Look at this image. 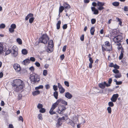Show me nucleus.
I'll return each mask as SVG.
<instances>
[{"label": "nucleus", "instance_id": "obj_1", "mask_svg": "<svg viewBox=\"0 0 128 128\" xmlns=\"http://www.w3.org/2000/svg\"><path fill=\"white\" fill-rule=\"evenodd\" d=\"M49 39V38L46 34H44L39 38L38 42L45 44H47Z\"/></svg>", "mask_w": 128, "mask_h": 128}, {"label": "nucleus", "instance_id": "obj_2", "mask_svg": "<svg viewBox=\"0 0 128 128\" xmlns=\"http://www.w3.org/2000/svg\"><path fill=\"white\" fill-rule=\"evenodd\" d=\"M23 82L22 80L19 79H16L13 80L12 82V85L14 87L16 86H19L24 85Z\"/></svg>", "mask_w": 128, "mask_h": 128}, {"label": "nucleus", "instance_id": "obj_3", "mask_svg": "<svg viewBox=\"0 0 128 128\" xmlns=\"http://www.w3.org/2000/svg\"><path fill=\"white\" fill-rule=\"evenodd\" d=\"M30 78L32 84H34L36 82H38L40 80L38 76L36 74L35 75L34 74L30 75Z\"/></svg>", "mask_w": 128, "mask_h": 128}, {"label": "nucleus", "instance_id": "obj_4", "mask_svg": "<svg viewBox=\"0 0 128 128\" xmlns=\"http://www.w3.org/2000/svg\"><path fill=\"white\" fill-rule=\"evenodd\" d=\"M48 46L47 48V51L49 53H50L53 50L54 44L53 40H50L48 42Z\"/></svg>", "mask_w": 128, "mask_h": 128}, {"label": "nucleus", "instance_id": "obj_5", "mask_svg": "<svg viewBox=\"0 0 128 128\" xmlns=\"http://www.w3.org/2000/svg\"><path fill=\"white\" fill-rule=\"evenodd\" d=\"M58 104V103L57 100L56 102L52 104L51 108L49 112L50 114L52 115L56 114V112H55L53 110L57 107Z\"/></svg>", "mask_w": 128, "mask_h": 128}, {"label": "nucleus", "instance_id": "obj_6", "mask_svg": "<svg viewBox=\"0 0 128 128\" xmlns=\"http://www.w3.org/2000/svg\"><path fill=\"white\" fill-rule=\"evenodd\" d=\"M122 37L121 35H118L115 36L113 38V41L114 42L118 43L119 42H121L122 41Z\"/></svg>", "mask_w": 128, "mask_h": 128}, {"label": "nucleus", "instance_id": "obj_7", "mask_svg": "<svg viewBox=\"0 0 128 128\" xmlns=\"http://www.w3.org/2000/svg\"><path fill=\"white\" fill-rule=\"evenodd\" d=\"M24 86V84L19 86H16L14 87V90L16 92H22V89Z\"/></svg>", "mask_w": 128, "mask_h": 128}, {"label": "nucleus", "instance_id": "obj_8", "mask_svg": "<svg viewBox=\"0 0 128 128\" xmlns=\"http://www.w3.org/2000/svg\"><path fill=\"white\" fill-rule=\"evenodd\" d=\"M104 44L106 48V50L110 51L112 50V46L110 45L108 41H106L104 42Z\"/></svg>", "mask_w": 128, "mask_h": 128}, {"label": "nucleus", "instance_id": "obj_9", "mask_svg": "<svg viewBox=\"0 0 128 128\" xmlns=\"http://www.w3.org/2000/svg\"><path fill=\"white\" fill-rule=\"evenodd\" d=\"M66 109V107L64 106L60 105L58 107L57 112L59 114H62L63 113V111L65 110Z\"/></svg>", "mask_w": 128, "mask_h": 128}, {"label": "nucleus", "instance_id": "obj_10", "mask_svg": "<svg viewBox=\"0 0 128 128\" xmlns=\"http://www.w3.org/2000/svg\"><path fill=\"white\" fill-rule=\"evenodd\" d=\"M106 86L108 87L110 86V85L108 84L106 82H102L99 84V87L102 89H104Z\"/></svg>", "mask_w": 128, "mask_h": 128}, {"label": "nucleus", "instance_id": "obj_11", "mask_svg": "<svg viewBox=\"0 0 128 128\" xmlns=\"http://www.w3.org/2000/svg\"><path fill=\"white\" fill-rule=\"evenodd\" d=\"M118 96V94H114L113 95L111 98V100L113 102H116V101L117 98Z\"/></svg>", "mask_w": 128, "mask_h": 128}, {"label": "nucleus", "instance_id": "obj_12", "mask_svg": "<svg viewBox=\"0 0 128 128\" xmlns=\"http://www.w3.org/2000/svg\"><path fill=\"white\" fill-rule=\"evenodd\" d=\"M16 46H14L12 48V52L13 51V52L12 53V55H13L14 56V57L16 56L18 54V53L17 51H16L15 50V49H14V48L16 47Z\"/></svg>", "mask_w": 128, "mask_h": 128}, {"label": "nucleus", "instance_id": "obj_13", "mask_svg": "<svg viewBox=\"0 0 128 128\" xmlns=\"http://www.w3.org/2000/svg\"><path fill=\"white\" fill-rule=\"evenodd\" d=\"M14 68L17 72H19L20 70V66L19 65L17 64H14Z\"/></svg>", "mask_w": 128, "mask_h": 128}, {"label": "nucleus", "instance_id": "obj_14", "mask_svg": "<svg viewBox=\"0 0 128 128\" xmlns=\"http://www.w3.org/2000/svg\"><path fill=\"white\" fill-rule=\"evenodd\" d=\"M58 102L59 103L60 102H61L62 104H64L65 105H67V102L61 99H59L57 100Z\"/></svg>", "mask_w": 128, "mask_h": 128}, {"label": "nucleus", "instance_id": "obj_15", "mask_svg": "<svg viewBox=\"0 0 128 128\" xmlns=\"http://www.w3.org/2000/svg\"><path fill=\"white\" fill-rule=\"evenodd\" d=\"M30 63V60L28 58L24 60L22 62V64L25 65H28Z\"/></svg>", "mask_w": 128, "mask_h": 128}, {"label": "nucleus", "instance_id": "obj_16", "mask_svg": "<svg viewBox=\"0 0 128 128\" xmlns=\"http://www.w3.org/2000/svg\"><path fill=\"white\" fill-rule=\"evenodd\" d=\"M65 96L68 99H71L72 97V95L69 92H67L65 93Z\"/></svg>", "mask_w": 128, "mask_h": 128}, {"label": "nucleus", "instance_id": "obj_17", "mask_svg": "<svg viewBox=\"0 0 128 128\" xmlns=\"http://www.w3.org/2000/svg\"><path fill=\"white\" fill-rule=\"evenodd\" d=\"M92 10V12H94V14H97L98 13V10L96 9L94 7H92L91 8Z\"/></svg>", "mask_w": 128, "mask_h": 128}, {"label": "nucleus", "instance_id": "obj_18", "mask_svg": "<svg viewBox=\"0 0 128 128\" xmlns=\"http://www.w3.org/2000/svg\"><path fill=\"white\" fill-rule=\"evenodd\" d=\"M63 6L64 8H65L67 9V10L70 8V6L69 4L66 3H64L63 4Z\"/></svg>", "mask_w": 128, "mask_h": 128}, {"label": "nucleus", "instance_id": "obj_19", "mask_svg": "<svg viewBox=\"0 0 128 128\" xmlns=\"http://www.w3.org/2000/svg\"><path fill=\"white\" fill-rule=\"evenodd\" d=\"M63 122L61 120H60V119L58 118L57 122L56 124L57 126L59 127L62 124V122Z\"/></svg>", "mask_w": 128, "mask_h": 128}, {"label": "nucleus", "instance_id": "obj_20", "mask_svg": "<svg viewBox=\"0 0 128 128\" xmlns=\"http://www.w3.org/2000/svg\"><path fill=\"white\" fill-rule=\"evenodd\" d=\"M33 16V14L32 13H30L28 14L25 18V20H28V18L31 17H32Z\"/></svg>", "mask_w": 128, "mask_h": 128}, {"label": "nucleus", "instance_id": "obj_21", "mask_svg": "<svg viewBox=\"0 0 128 128\" xmlns=\"http://www.w3.org/2000/svg\"><path fill=\"white\" fill-rule=\"evenodd\" d=\"M122 76L121 74L119 72L114 75V76L116 78H121Z\"/></svg>", "mask_w": 128, "mask_h": 128}, {"label": "nucleus", "instance_id": "obj_22", "mask_svg": "<svg viewBox=\"0 0 128 128\" xmlns=\"http://www.w3.org/2000/svg\"><path fill=\"white\" fill-rule=\"evenodd\" d=\"M95 31L94 27H92L91 28L90 30V32L92 35H93L94 34Z\"/></svg>", "mask_w": 128, "mask_h": 128}, {"label": "nucleus", "instance_id": "obj_23", "mask_svg": "<svg viewBox=\"0 0 128 128\" xmlns=\"http://www.w3.org/2000/svg\"><path fill=\"white\" fill-rule=\"evenodd\" d=\"M124 51L122 50L120 52V55L119 57V58L120 60H121L122 58L124 56Z\"/></svg>", "mask_w": 128, "mask_h": 128}, {"label": "nucleus", "instance_id": "obj_24", "mask_svg": "<svg viewBox=\"0 0 128 128\" xmlns=\"http://www.w3.org/2000/svg\"><path fill=\"white\" fill-rule=\"evenodd\" d=\"M40 92L38 90L32 92V95L34 96H35L38 95L40 94Z\"/></svg>", "mask_w": 128, "mask_h": 128}, {"label": "nucleus", "instance_id": "obj_25", "mask_svg": "<svg viewBox=\"0 0 128 128\" xmlns=\"http://www.w3.org/2000/svg\"><path fill=\"white\" fill-rule=\"evenodd\" d=\"M61 24V22L60 20H59L56 24V28L58 30L60 28V25Z\"/></svg>", "mask_w": 128, "mask_h": 128}, {"label": "nucleus", "instance_id": "obj_26", "mask_svg": "<svg viewBox=\"0 0 128 128\" xmlns=\"http://www.w3.org/2000/svg\"><path fill=\"white\" fill-rule=\"evenodd\" d=\"M68 124L71 125L73 127H74L75 124L74 121H73L72 120H70V121L68 123Z\"/></svg>", "mask_w": 128, "mask_h": 128}, {"label": "nucleus", "instance_id": "obj_27", "mask_svg": "<svg viewBox=\"0 0 128 128\" xmlns=\"http://www.w3.org/2000/svg\"><path fill=\"white\" fill-rule=\"evenodd\" d=\"M64 9V8L63 6H60L59 8V12L61 13Z\"/></svg>", "mask_w": 128, "mask_h": 128}, {"label": "nucleus", "instance_id": "obj_28", "mask_svg": "<svg viewBox=\"0 0 128 128\" xmlns=\"http://www.w3.org/2000/svg\"><path fill=\"white\" fill-rule=\"evenodd\" d=\"M22 53L24 55H26L28 53V51L26 49H23L22 51Z\"/></svg>", "mask_w": 128, "mask_h": 128}, {"label": "nucleus", "instance_id": "obj_29", "mask_svg": "<svg viewBox=\"0 0 128 128\" xmlns=\"http://www.w3.org/2000/svg\"><path fill=\"white\" fill-rule=\"evenodd\" d=\"M54 96L56 99H57L58 96V93L57 91H55L54 93Z\"/></svg>", "mask_w": 128, "mask_h": 128}, {"label": "nucleus", "instance_id": "obj_30", "mask_svg": "<svg viewBox=\"0 0 128 128\" xmlns=\"http://www.w3.org/2000/svg\"><path fill=\"white\" fill-rule=\"evenodd\" d=\"M112 4L114 6H118L119 5V3L118 2H114L112 3Z\"/></svg>", "mask_w": 128, "mask_h": 128}, {"label": "nucleus", "instance_id": "obj_31", "mask_svg": "<svg viewBox=\"0 0 128 128\" xmlns=\"http://www.w3.org/2000/svg\"><path fill=\"white\" fill-rule=\"evenodd\" d=\"M104 3L98 1V2L97 4V5L99 6H103L104 5Z\"/></svg>", "mask_w": 128, "mask_h": 128}, {"label": "nucleus", "instance_id": "obj_32", "mask_svg": "<svg viewBox=\"0 0 128 128\" xmlns=\"http://www.w3.org/2000/svg\"><path fill=\"white\" fill-rule=\"evenodd\" d=\"M123 63L124 65L126 66L127 65V63L126 62V59H123L121 61Z\"/></svg>", "mask_w": 128, "mask_h": 128}, {"label": "nucleus", "instance_id": "obj_33", "mask_svg": "<svg viewBox=\"0 0 128 128\" xmlns=\"http://www.w3.org/2000/svg\"><path fill=\"white\" fill-rule=\"evenodd\" d=\"M12 52V50L8 49L6 51L5 53V55H7Z\"/></svg>", "mask_w": 128, "mask_h": 128}, {"label": "nucleus", "instance_id": "obj_34", "mask_svg": "<svg viewBox=\"0 0 128 128\" xmlns=\"http://www.w3.org/2000/svg\"><path fill=\"white\" fill-rule=\"evenodd\" d=\"M16 41L19 44H22V40L20 38H17Z\"/></svg>", "mask_w": 128, "mask_h": 128}, {"label": "nucleus", "instance_id": "obj_35", "mask_svg": "<svg viewBox=\"0 0 128 128\" xmlns=\"http://www.w3.org/2000/svg\"><path fill=\"white\" fill-rule=\"evenodd\" d=\"M43 87L44 86L43 85H40L36 87L35 89L36 90H37L40 89H42L43 88Z\"/></svg>", "mask_w": 128, "mask_h": 128}, {"label": "nucleus", "instance_id": "obj_36", "mask_svg": "<svg viewBox=\"0 0 128 128\" xmlns=\"http://www.w3.org/2000/svg\"><path fill=\"white\" fill-rule=\"evenodd\" d=\"M22 94H18V96L17 97V99L18 100H19L22 99Z\"/></svg>", "mask_w": 128, "mask_h": 128}, {"label": "nucleus", "instance_id": "obj_37", "mask_svg": "<svg viewBox=\"0 0 128 128\" xmlns=\"http://www.w3.org/2000/svg\"><path fill=\"white\" fill-rule=\"evenodd\" d=\"M73 121L75 124H77L78 122V119L77 117L74 118Z\"/></svg>", "mask_w": 128, "mask_h": 128}, {"label": "nucleus", "instance_id": "obj_38", "mask_svg": "<svg viewBox=\"0 0 128 128\" xmlns=\"http://www.w3.org/2000/svg\"><path fill=\"white\" fill-rule=\"evenodd\" d=\"M60 93L61 94H63L65 91V90L63 88L59 89Z\"/></svg>", "mask_w": 128, "mask_h": 128}, {"label": "nucleus", "instance_id": "obj_39", "mask_svg": "<svg viewBox=\"0 0 128 128\" xmlns=\"http://www.w3.org/2000/svg\"><path fill=\"white\" fill-rule=\"evenodd\" d=\"M3 50V45L1 44L0 43V54L2 52Z\"/></svg>", "mask_w": 128, "mask_h": 128}, {"label": "nucleus", "instance_id": "obj_40", "mask_svg": "<svg viewBox=\"0 0 128 128\" xmlns=\"http://www.w3.org/2000/svg\"><path fill=\"white\" fill-rule=\"evenodd\" d=\"M113 72L116 74H117L120 72L119 70L116 69H114L112 70Z\"/></svg>", "mask_w": 128, "mask_h": 128}, {"label": "nucleus", "instance_id": "obj_41", "mask_svg": "<svg viewBox=\"0 0 128 128\" xmlns=\"http://www.w3.org/2000/svg\"><path fill=\"white\" fill-rule=\"evenodd\" d=\"M43 106L42 104L39 103L37 105V108L38 109H40L42 108Z\"/></svg>", "mask_w": 128, "mask_h": 128}, {"label": "nucleus", "instance_id": "obj_42", "mask_svg": "<svg viewBox=\"0 0 128 128\" xmlns=\"http://www.w3.org/2000/svg\"><path fill=\"white\" fill-rule=\"evenodd\" d=\"M46 111V110L44 108H42L40 110V112L42 113Z\"/></svg>", "mask_w": 128, "mask_h": 128}, {"label": "nucleus", "instance_id": "obj_43", "mask_svg": "<svg viewBox=\"0 0 128 128\" xmlns=\"http://www.w3.org/2000/svg\"><path fill=\"white\" fill-rule=\"evenodd\" d=\"M91 22L92 24H94L96 22V20L95 18H92L91 20Z\"/></svg>", "mask_w": 128, "mask_h": 128}, {"label": "nucleus", "instance_id": "obj_44", "mask_svg": "<svg viewBox=\"0 0 128 128\" xmlns=\"http://www.w3.org/2000/svg\"><path fill=\"white\" fill-rule=\"evenodd\" d=\"M34 18L33 17H32L30 18L29 19V22L30 23H32L34 20Z\"/></svg>", "mask_w": 128, "mask_h": 128}, {"label": "nucleus", "instance_id": "obj_45", "mask_svg": "<svg viewBox=\"0 0 128 128\" xmlns=\"http://www.w3.org/2000/svg\"><path fill=\"white\" fill-rule=\"evenodd\" d=\"M108 105L110 106L111 107H112L114 106V104L113 103V102H108Z\"/></svg>", "mask_w": 128, "mask_h": 128}, {"label": "nucleus", "instance_id": "obj_46", "mask_svg": "<svg viewBox=\"0 0 128 128\" xmlns=\"http://www.w3.org/2000/svg\"><path fill=\"white\" fill-rule=\"evenodd\" d=\"M10 27L11 28L14 29L16 28V26L15 24H12L10 26Z\"/></svg>", "mask_w": 128, "mask_h": 128}, {"label": "nucleus", "instance_id": "obj_47", "mask_svg": "<svg viewBox=\"0 0 128 128\" xmlns=\"http://www.w3.org/2000/svg\"><path fill=\"white\" fill-rule=\"evenodd\" d=\"M107 110L108 111V113L111 114V108L110 106L108 107Z\"/></svg>", "mask_w": 128, "mask_h": 128}, {"label": "nucleus", "instance_id": "obj_48", "mask_svg": "<svg viewBox=\"0 0 128 128\" xmlns=\"http://www.w3.org/2000/svg\"><path fill=\"white\" fill-rule=\"evenodd\" d=\"M42 115L41 114H39L38 115V118L40 120H42Z\"/></svg>", "mask_w": 128, "mask_h": 128}, {"label": "nucleus", "instance_id": "obj_49", "mask_svg": "<svg viewBox=\"0 0 128 128\" xmlns=\"http://www.w3.org/2000/svg\"><path fill=\"white\" fill-rule=\"evenodd\" d=\"M6 26L5 24H2L0 25V28H4Z\"/></svg>", "mask_w": 128, "mask_h": 128}, {"label": "nucleus", "instance_id": "obj_50", "mask_svg": "<svg viewBox=\"0 0 128 128\" xmlns=\"http://www.w3.org/2000/svg\"><path fill=\"white\" fill-rule=\"evenodd\" d=\"M47 71L46 70H43V75L44 76H46L47 75Z\"/></svg>", "mask_w": 128, "mask_h": 128}, {"label": "nucleus", "instance_id": "obj_51", "mask_svg": "<svg viewBox=\"0 0 128 128\" xmlns=\"http://www.w3.org/2000/svg\"><path fill=\"white\" fill-rule=\"evenodd\" d=\"M112 78H110L108 81V84L110 85V84L112 82Z\"/></svg>", "mask_w": 128, "mask_h": 128}, {"label": "nucleus", "instance_id": "obj_52", "mask_svg": "<svg viewBox=\"0 0 128 128\" xmlns=\"http://www.w3.org/2000/svg\"><path fill=\"white\" fill-rule=\"evenodd\" d=\"M9 31L10 32L12 33L14 32V29L11 28H10L9 29Z\"/></svg>", "mask_w": 128, "mask_h": 128}, {"label": "nucleus", "instance_id": "obj_53", "mask_svg": "<svg viewBox=\"0 0 128 128\" xmlns=\"http://www.w3.org/2000/svg\"><path fill=\"white\" fill-rule=\"evenodd\" d=\"M64 84L67 87H68L69 86V83L67 81H65L64 82Z\"/></svg>", "mask_w": 128, "mask_h": 128}, {"label": "nucleus", "instance_id": "obj_54", "mask_svg": "<svg viewBox=\"0 0 128 128\" xmlns=\"http://www.w3.org/2000/svg\"><path fill=\"white\" fill-rule=\"evenodd\" d=\"M114 67L115 69H118L119 68V66L116 64H115L114 65Z\"/></svg>", "mask_w": 128, "mask_h": 128}, {"label": "nucleus", "instance_id": "obj_55", "mask_svg": "<svg viewBox=\"0 0 128 128\" xmlns=\"http://www.w3.org/2000/svg\"><path fill=\"white\" fill-rule=\"evenodd\" d=\"M29 60H30V61L31 60L32 62H34L35 60V58L34 57H30Z\"/></svg>", "mask_w": 128, "mask_h": 128}, {"label": "nucleus", "instance_id": "obj_56", "mask_svg": "<svg viewBox=\"0 0 128 128\" xmlns=\"http://www.w3.org/2000/svg\"><path fill=\"white\" fill-rule=\"evenodd\" d=\"M58 118L60 120H61L63 122H64L65 120V118L64 116H63L62 118Z\"/></svg>", "mask_w": 128, "mask_h": 128}, {"label": "nucleus", "instance_id": "obj_57", "mask_svg": "<svg viewBox=\"0 0 128 128\" xmlns=\"http://www.w3.org/2000/svg\"><path fill=\"white\" fill-rule=\"evenodd\" d=\"M67 27V25L66 24H64L62 26V28L63 29H66Z\"/></svg>", "mask_w": 128, "mask_h": 128}, {"label": "nucleus", "instance_id": "obj_58", "mask_svg": "<svg viewBox=\"0 0 128 128\" xmlns=\"http://www.w3.org/2000/svg\"><path fill=\"white\" fill-rule=\"evenodd\" d=\"M53 88L54 90L56 91L57 90V86L55 85H54L53 86Z\"/></svg>", "mask_w": 128, "mask_h": 128}, {"label": "nucleus", "instance_id": "obj_59", "mask_svg": "<svg viewBox=\"0 0 128 128\" xmlns=\"http://www.w3.org/2000/svg\"><path fill=\"white\" fill-rule=\"evenodd\" d=\"M18 120L19 121H21L22 122H23V119L22 116H20L19 117Z\"/></svg>", "mask_w": 128, "mask_h": 128}, {"label": "nucleus", "instance_id": "obj_60", "mask_svg": "<svg viewBox=\"0 0 128 128\" xmlns=\"http://www.w3.org/2000/svg\"><path fill=\"white\" fill-rule=\"evenodd\" d=\"M104 8L102 6H99V7L98 8V9L100 10H101L104 9Z\"/></svg>", "mask_w": 128, "mask_h": 128}, {"label": "nucleus", "instance_id": "obj_61", "mask_svg": "<svg viewBox=\"0 0 128 128\" xmlns=\"http://www.w3.org/2000/svg\"><path fill=\"white\" fill-rule=\"evenodd\" d=\"M60 59L62 60L64 58V54H62L60 57Z\"/></svg>", "mask_w": 128, "mask_h": 128}, {"label": "nucleus", "instance_id": "obj_62", "mask_svg": "<svg viewBox=\"0 0 128 128\" xmlns=\"http://www.w3.org/2000/svg\"><path fill=\"white\" fill-rule=\"evenodd\" d=\"M35 64L36 66L38 67L40 66V63L39 62H36L35 63Z\"/></svg>", "mask_w": 128, "mask_h": 128}, {"label": "nucleus", "instance_id": "obj_63", "mask_svg": "<svg viewBox=\"0 0 128 128\" xmlns=\"http://www.w3.org/2000/svg\"><path fill=\"white\" fill-rule=\"evenodd\" d=\"M114 64L112 62H111L110 63V64L109 65V66L110 67H114Z\"/></svg>", "mask_w": 128, "mask_h": 128}, {"label": "nucleus", "instance_id": "obj_64", "mask_svg": "<svg viewBox=\"0 0 128 128\" xmlns=\"http://www.w3.org/2000/svg\"><path fill=\"white\" fill-rule=\"evenodd\" d=\"M58 86L59 88V89L63 88L62 86L60 83H58Z\"/></svg>", "mask_w": 128, "mask_h": 128}]
</instances>
